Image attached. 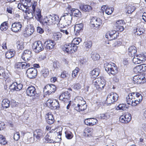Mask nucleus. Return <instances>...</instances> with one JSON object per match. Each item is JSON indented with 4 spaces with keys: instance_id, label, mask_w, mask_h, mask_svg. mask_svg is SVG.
Returning a JSON list of instances; mask_svg holds the SVG:
<instances>
[{
    "instance_id": "obj_12",
    "label": "nucleus",
    "mask_w": 146,
    "mask_h": 146,
    "mask_svg": "<svg viewBox=\"0 0 146 146\" xmlns=\"http://www.w3.org/2000/svg\"><path fill=\"white\" fill-rule=\"evenodd\" d=\"M27 76L30 78H35L36 76L37 71L36 69L33 67L28 69L26 72Z\"/></svg>"
},
{
    "instance_id": "obj_60",
    "label": "nucleus",
    "mask_w": 146,
    "mask_h": 146,
    "mask_svg": "<svg viewBox=\"0 0 146 146\" xmlns=\"http://www.w3.org/2000/svg\"><path fill=\"white\" fill-rule=\"evenodd\" d=\"M92 42L91 41L86 42H85V47L86 48H90L92 46Z\"/></svg>"
},
{
    "instance_id": "obj_35",
    "label": "nucleus",
    "mask_w": 146,
    "mask_h": 146,
    "mask_svg": "<svg viewBox=\"0 0 146 146\" xmlns=\"http://www.w3.org/2000/svg\"><path fill=\"white\" fill-rule=\"evenodd\" d=\"M83 27L84 25L82 23L76 24L75 26L74 31H76L77 33H79L80 31L83 30Z\"/></svg>"
},
{
    "instance_id": "obj_24",
    "label": "nucleus",
    "mask_w": 146,
    "mask_h": 146,
    "mask_svg": "<svg viewBox=\"0 0 146 146\" xmlns=\"http://www.w3.org/2000/svg\"><path fill=\"white\" fill-rule=\"evenodd\" d=\"M55 44L54 41L51 40H48L44 43V45L47 50H50L53 48Z\"/></svg>"
},
{
    "instance_id": "obj_21",
    "label": "nucleus",
    "mask_w": 146,
    "mask_h": 146,
    "mask_svg": "<svg viewBox=\"0 0 146 146\" xmlns=\"http://www.w3.org/2000/svg\"><path fill=\"white\" fill-rule=\"evenodd\" d=\"M84 121V123L87 125H93L98 123V121L95 118H92L86 119Z\"/></svg>"
},
{
    "instance_id": "obj_53",
    "label": "nucleus",
    "mask_w": 146,
    "mask_h": 146,
    "mask_svg": "<svg viewBox=\"0 0 146 146\" xmlns=\"http://www.w3.org/2000/svg\"><path fill=\"white\" fill-rule=\"evenodd\" d=\"M113 10L114 9L113 7L110 8L108 7L106 8L105 12L108 15H111L113 12Z\"/></svg>"
},
{
    "instance_id": "obj_20",
    "label": "nucleus",
    "mask_w": 146,
    "mask_h": 146,
    "mask_svg": "<svg viewBox=\"0 0 146 146\" xmlns=\"http://www.w3.org/2000/svg\"><path fill=\"white\" fill-rule=\"evenodd\" d=\"M32 56L31 52L29 50H25L22 54L21 58L23 59L25 61L30 60Z\"/></svg>"
},
{
    "instance_id": "obj_64",
    "label": "nucleus",
    "mask_w": 146,
    "mask_h": 146,
    "mask_svg": "<svg viewBox=\"0 0 146 146\" xmlns=\"http://www.w3.org/2000/svg\"><path fill=\"white\" fill-rule=\"evenodd\" d=\"M68 76L67 72L65 71H63L61 74V77L62 78H64L67 77Z\"/></svg>"
},
{
    "instance_id": "obj_51",
    "label": "nucleus",
    "mask_w": 146,
    "mask_h": 146,
    "mask_svg": "<svg viewBox=\"0 0 146 146\" xmlns=\"http://www.w3.org/2000/svg\"><path fill=\"white\" fill-rule=\"evenodd\" d=\"M136 56V57H137L139 59L141 63L145 60L146 57L143 54H140Z\"/></svg>"
},
{
    "instance_id": "obj_37",
    "label": "nucleus",
    "mask_w": 146,
    "mask_h": 146,
    "mask_svg": "<svg viewBox=\"0 0 146 146\" xmlns=\"http://www.w3.org/2000/svg\"><path fill=\"white\" fill-rule=\"evenodd\" d=\"M1 105L3 108H7L9 107L10 101L8 99H4L2 101Z\"/></svg>"
},
{
    "instance_id": "obj_28",
    "label": "nucleus",
    "mask_w": 146,
    "mask_h": 146,
    "mask_svg": "<svg viewBox=\"0 0 146 146\" xmlns=\"http://www.w3.org/2000/svg\"><path fill=\"white\" fill-rule=\"evenodd\" d=\"M128 51L129 54L131 56L133 57L137 52L136 47L134 46H131L128 48Z\"/></svg>"
},
{
    "instance_id": "obj_34",
    "label": "nucleus",
    "mask_w": 146,
    "mask_h": 146,
    "mask_svg": "<svg viewBox=\"0 0 146 146\" xmlns=\"http://www.w3.org/2000/svg\"><path fill=\"white\" fill-rule=\"evenodd\" d=\"M80 8V9L84 12H89L92 10L91 7L88 5H81Z\"/></svg>"
},
{
    "instance_id": "obj_15",
    "label": "nucleus",
    "mask_w": 146,
    "mask_h": 146,
    "mask_svg": "<svg viewBox=\"0 0 146 146\" xmlns=\"http://www.w3.org/2000/svg\"><path fill=\"white\" fill-rule=\"evenodd\" d=\"M22 27V25L21 23L16 22L12 24L11 29L13 31L17 32L21 31Z\"/></svg>"
},
{
    "instance_id": "obj_5",
    "label": "nucleus",
    "mask_w": 146,
    "mask_h": 146,
    "mask_svg": "<svg viewBox=\"0 0 146 146\" xmlns=\"http://www.w3.org/2000/svg\"><path fill=\"white\" fill-rule=\"evenodd\" d=\"M44 134L43 131L40 129L35 130L33 132V140H32L33 138H30V142L33 143L35 140L36 141H39L43 137Z\"/></svg>"
},
{
    "instance_id": "obj_47",
    "label": "nucleus",
    "mask_w": 146,
    "mask_h": 146,
    "mask_svg": "<svg viewBox=\"0 0 146 146\" xmlns=\"http://www.w3.org/2000/svg\"><path fill=\"white\" fill-rule=\"evenodd\" d=\"M91 57L93 60L96 61L98 60L100 56L98 54L92 52L91 53Z\"/></svg>"
},
{
    "instance_id": "obj_10",
    "label": "nucleus",
    "mask_w": 146,
    "mask_h": 146,
    "mask_svg": "<svg viewBox=\"0 0 146 146\" xmlns=\"http://www.w3.org/2000/svg\"><path fill=\"white\" fill-rule=\"evenodd\" d=\"M90 23L92 27L97 29L102 24V21L100 19L93 17L91 19Z\"/></svg>"
},
{
    "instance_id": "obj_4",
    "label": "nucleus",
    "mask_w": 146,
    "mask_h": 146,
    "mask_svg": "<svg viewBox=\"0 0 146 146\" xmlns=\"http://www.w3.org/2000/svg\"><path fill=\"white\" fill-rule=\"evenodd\" d=\"M93 84L99 90L103 89L106 85V81L102 77L95 78L93 80Z\"/></svg>"
},
{
    "instance_id": "obj_29",
    "label": "nucleus",
    "mask_w": 146,
    "mask_h": 146,
    "mask_svg": "<svg viewBox=\"0 0 146 146\" xmlns=\"http://www.w3.org/2000/svg\"><path fill=\"white\" fill-rule=\"evenodd\" d=\"M7 75L5 73V70L0 67V79L6 80L8 77Z\"/></svg>"
},
{
    "instance_id": "obj_23",
    "label": "nucleus",
    "mask_w": 146,
    "mask_h": 146,
    "mask_svg": "<svg viewBox=\"0 0 146 146\" xmlns=\"http://www.w3.org/2000/svg\"><path fill=\"white\" fill-rule=\"evenodd\" d=\"M45 119L47 122L49 124H53L54 121V120L53 117V115L51 113H48L45 115Z\"/></svg>"
},
{
    "instance_id": "obj_40",
    "label": "nucleus",
    "mask_w": 146,
    "mask_h": 146,
    "mask_svg": "<svg viewBox=\"0 0 146 146\" xmlns=\"http://www.w3.org/2000/svg\"><path fill=\"white\" fill-rule=\"evenodd\" d=\"M15 52L14 51L9 50L5 54V56L7 58L9 59L13 57L15 54Z\"/></svg>"
},
{
    "instance_id": "obj_25",
    "label": "nucleus",
    "mask_w": 146,
    "mask_h": 146,
    "mask_svg": "<svg viewBox=\"0 0 146 146\" xmlns=\"http://www.w3.org/2000/svg\"><path fill=\"white\" fill-rule=\"evenodd\" d=\"M31 4L29 3H25L23 4L19 3L18 5V7L19 9L22 10L24 11L25 10L23 9V8L25 9V10L28 9L30 10V7H31Z\"/></svg>"
},
{
    "instance_id": "obj_41",
    "label": "nucleus",
    "mask_w": 146,
    "mask_h": 146,
    "mask_svg": "<svg viewBox=\"0 0 146 146\" xmlns=\"http://www.w3.org/2000/svg\"><path fill=\"white\" fill-rule=\"evenodd\" d=\"M127 9L128 13L131 14L135 10V8L133 5L129 4L127 6Z\"/></svg>"
},
{
    "instance_id": "obj_38",
    "label": "nucleus",
    "mask_w": 146,
    "mask_h": 146,
    "mask_svg": "<svg viewBox=\"0 0 146 146\" xmlns=\"http://www.w3.org/2000/svg\"><path fill=\"white\" fill-rule=\"evenodd\" d=\"M9 24L8 21L4 22L1 25L0 29L2 31L6 30L8 28Z\"/></svg>"
},
{
    "instance_id": "obj_17",
    "label": "nucleus",
    "mask_w": 146,
    "mask_h": 146,
    "mask_svg": "<svg viewBox=\"0 0 146 146\" xmlns=\"http://www.w3.org/2000/svg\"><path fill=\"white\" fill-rule=\"evenodd\" d=\"M30 66L29 63L27 64L25 62H19L15 64V68L17 70H19L27 68Z\"/></svg>"
},
{
    "instance_id": "obj_56",
    "label": "nucleus",
    "mask_w": 146,
    "mask_h": 146,
    "mask_svg": "<svg viewBox=\"0 0 146 146\" xmlns=\"http://www.w3.org/2000/svg\"><path fill=\"white\" fill-rule=\"evenodd\" d=\"M79 70V69L78 67H76L73 71L72 74V76L73 78H74L76 76Z\"/></svg>"
},
{
    "instance_id": "obj_31",
    "label": "nucleus",
    "mask_w": 146,
    "mask_h": 146,
    "mask_svg": "<svg viewBox=\"0 0 146 146\" xmlns=\"http://www.w3.org/2000/svg\"><path fill=\"white\" fill-rule=\"evenodd\" d=\"M63 17H64V19L68 22V23H70L71 24L72 19V14L71 13H65Z\"/></svg>"
},
{
    "instance_id": "obj_8",
    "label": "nucleus",
    "mask_w": 146,
    "mask_h": 146,
    "mask_svg": "<svg viewBox=\"0 0 146 146\" xmlns=\"http://www.w3.org/2000/svg\"><path fill=\"white\" fill-rule=\"evenodd\" d=\"M118 98V95L116 93H111L109 94L108 96L106 101V103L110 104L116 102Z\"/></svg>"
},
{
    "instance_id": "obj_11",
    "label": "nucleus",
    "mask_w": 146,
    "mask_h": 146,
    "mask_svg": "<svg viewBox=\"0 0 146 146\" xmlns=\"http://www.w3.org/2000/svg\"><path fill=\"white\" fill-rule=\"evenodd\" d=\"M56 89V86L53 84H48L45 86L44 88V92L46 93L48 95L54 93Z\"/></svg>"
},
{
    "instance_id": "obj_2",
    "label": "nucleus",
    "mask_w": 146,
    "mask_h": 146,
    "mask_svg": "<svg viewBox=\"0 0 146 146\" xmlns=\"http://www.w3.org/2000/svg\"><path fill=\"white\" fill-rule=\"evenodd\" d=\"M115 64L111 62H106L104 64V67L105 70L110 75H114L117 73L118 71Z\"/></svg>"
},
{
    "instance_id": "obj_7",
    "label": "nucleus",
    "mask_w": 146,
    "mask_h": 146,
    "mask_svg": "<svg viewBox=\"0 0 146 146\" xmlns=\"http://www.w3.org/2000/svg\"><path fill=\"white\" fill-rule=\"evenodd\" d=\"M76 98L78 100H81V102H82V104L81 102H79V103L74 107L75 110L78 111L80 112L83 111L86 109L87 105L86 102L83 100V98L78 96L76 97Z\"/></svg>"
},
{
    "instance_id": "obj_50",
    "label": "nucleus",
    "mask_w": 146,
    "mask_h": 146,
    "mask_svg": "<svg viewBox=\"0 0 146 146\" xmlns=\"http://www.w3.org/2000/svg\"><path fill=\"white\" fill-rule=\"evenodd\" d=\"M125 106V105L124 104H120L117 107L116 109L117 110H125L128 108Z\"/></svg>"
},
{
    "instance_id": "obj_44",
    "label": "nucleus",
    "mask_w": 146,
    "mask_h": 146,
    "mask_svg": "<svg viewBox=\"0 0 146 146\" xmlns=\"http://www.w3.org/2000/svg\"><path fill=\"white\" fill-rule=\"evenodd\" d=\"M16 45L17 48L19 50H22L24 48V43L22 41H17L16 43Z\"/></svg>"
},
{
    "instance_id": "obj_13",
    "label": "nucleus",
    "mask_w": 146,
    "mask_h": 146,
    "mask_svg": "<svg viewBox=\"0 0 146 146\" xmlns=\"http://www.w3.org/2000/svg\"><path fill=\"white\" fill-rule=\"evenodd\" d=\"M118 36L115 30H111L107 32L106 35V37L109 40H111L116 38Z\"/></svg>"
},
{
    "instance_id": "obj_32",
    "label": "nucleus",
    "mask_w": 146,
    "mask_h": 146,
    "mask_svg": "<svg viewBox=\"0 0 146 146\" xmlns=\"http://www.w3.org/2000/svg\"><path fill=\"white\" fill-rule=\"evenodd\" d=\"M93 129L92 128H86L84 130L83 135L86 137L91 136L93 133Z\"/></svg>"
},
{
    "instance_id": "obj_54",
    "label": "nucleus",
    "mask_w": 146,
    "mask_h": 146,
    "mask_svg": "<svg viewBox=\"0 0 146 146\" xmlns=\"http://www.w3.org/2000/svg\"><path fill=\"white\" fill-rule=\"evenodd\" d=\"M62 36V34L60 32L54 33L53 35V37L56 40H58Z\"/></svg>"
},
{
    "instance_id": "obj_42",
    "label": "nucleus",
    "mask_w": 146,
    "mask_h": 146,
    "mask_svg": "<svg viewBox=\"0 0 146 146\" xmlns=\"http://www.w3.org/2000/svg\"><path fill=\"white\" fill-rule=\"evenodd\" d=\"M40 73L43 76L46 77L48 75L49 71L48 68H44L41 70Z\"/></svg>"
},
{
    "instance_id": "obj_55",
    "label": "nucleus",
    "mask_w": 146,
    "mask_h": 146,
    "mask_svg": "<svg viewBox=\"0 0 146 146\" xmlns=\"http://www.w3.org/2000/svg\"><path fill=\"white\" fill-rule=\"evenodd\" d=\"M141 69V67L139 65L135 67L133 69V70L135 73L137 74L142 72Z\"/></svg>"
},
{
    "instance_id": "obj_19",
    "label": "nucleus",
    "mask_w": 146,
    "mask_h": 146,
    "mask_svg": "<svg viewBox=\"0 0 146 146\" xmlns=\"http://www.w3.org/2000/svg\"><path fill=\"white\" fill-rule=\"evenodd\" d=\"M137 92H133L129 94L126 97V102L127 104L130 105L131 102H133V101L135 99V96H136V95H137Z\"/></svg>"
},
{
    "instance_id": "obj_52",
    "label": "nucleus",
    "mask_w": 146,
    "mask_h": 146,
    "mask_svg": "<svg viewBox=\"0 0 146 146\" xmlns=\"http://www.w3.org/2000/svg\"><path fill=\"white\" fill-rule=\"evenodd\" d=\"M45 139L47 142L49 143H54L57 142V141L51 139L50 137L48 135H47L45 137Z\"/></svg>"
},
{
    "instance_id": "obj_46",
    "label": "nucleus",
    "mask_w": 146,
    "mask_h": 146,
    "mask_svg": "<svg viewBox=\"0 0 146 146\" xmlns=\"http://www.w3.org/2000/svg\"><path fill=\"white\" fill-rule=\"evenodd\" d=\"M82 41V39L80 38H74L72 41V43L75 45L78 44Z\"/></svg>"
},
{
    "instance_id": "obj_6",
    "label": "nucleus",
    "mask_w": 146,
    "mask_h": 146,
    "mask_svg": "<svg viewBox=\"0 0 146 146\" xmlns=\"http://www.w3.org/2000/svg\"><path fill=\"white\" fill-rule=\"evenodd\" d=\"M78 46L72 43H67L62 47V49L64 52L68 53H73L77 50Z\"/></svg>"
},
{
    "instance_id": "obj_3",
    "label": "nucleus",
    "mask_w": 146,
    "mask_h": 146,
    "mask_svg": "<svg viewBox=\"0 0 146 146\" xmlns=\"http://www.w3.org/2000/svg\"><path fill=\"white\" fill-rule=\"evenodd\" d=\"M30 10L33 12L35 14V17L37 21H39L40 23L42 22V15H41V10L37 7V3L34 2L32 6L30 7Z\"/></svg>"
},
{
    "instance_id": "obj_61",
    "label": "nucleus",
    "mask_w": 146,
    "mask_h": 146,
    "mask_svg": "<svg viewBox=\"0 0 146 146\" xmlns=\"http://www.w3.org/2000/svg\"><path fill=\"white\" fill-rule=\"evenodd\" d=\"M17 83L16 82H14L10 86V88L11 89L16 91Z\"/></svg>"
},
{
    "instance_id": "obj_9",
    "label": "nucleus",
    "mask_w": 146,
    "mask_h": 146,
    "mask_svg": "<svg viewBox=\"0 0 146 146\" xmlns=\"http://www.w3.org/2000/svg\"><path fill=\"white\" fill-rule=\"evenodd\" d=\"M32 48L34 51L36 53H39L44 49L42 44V42L40 41L35 42L33 44Z\"/></svg>"
},
{
    "instance_id": "obj_49",
    "label": "nucleus",
    "mask_w": 146,
    "mask_h": 146,
    "mask_svg": "<svg viewBox=\"0 0 146 146\" xmlns=\"http://www.w3.org/2000/svg\"><path fill=\"white\" fill-rule=\"evenodd\" d=\"M25 12L26 13L27 15L29 18H30L33 17V12L31 10L28 9H26L25 10Z\"/></svg>"
},
{
    "instance_id": "obj_48",
    "label": "nucleus",
    "mask_w": 146,
    "mask_h": 146,
    "mask_svg": "<svg viewBox=\"0 0 146 146\" xmlns=\"http://www.w3.org/2000/svg\"><path fill=\"white\" fill-rule=\"evenodd\" d=\"M110 117L109 114L108 113L101 114L99 118L104 119H107Z\"/></svg>"
},
{
    "instance_id": "obj_59",
    "label": "nucleus",
    "mask_w": 146,
    "mask_h": 146,
    "mask_svg": "<svg viewBox=\"0 0 146 146\" xmlns=\"http://www.w3.org/2000/svg\"><path fill=\"white\" fill-rule=\"evenodd\" d=\"M134 57L133 59V63L135 64L141 63V62L139 61V59L137 57H136V56L134 55Z\"/></svg>"
},
{
    "instance_id": "obj_18",
    "label": "nucleus",
    "mask_w": 146,
    "mask_h": 146,
    "mask_svg": "<svg viewBox=\"0 0 146 146\" xmlns=\"http://www.w3.org/2000/svg\"><path fill=\"white\" fill-rule=\"evenodd\" d=\"M27 95L30 96H35L36 94L35 87L33 86H29L26 90Z\"/></svg>"
},
{
    "instance_id": "obj_16",
    "label": "nucleus",
    "mask_w": 146,
    "mask_h": 146,
    "mask_svg": "<svg viewBox=\"0 0 146 146\" xmlns=\"http://www.w3.org/2000/svg\"><path fill=\"white\" fill-rule=\"evenodd\" d=\"M146 80L143 74H140L135 76L133 77V80L135 84H140L142 82L143 80Z\"/></svg>"
},
{
    "instance_id": "obj_33",
    "label": "nucleus",
    "mask_w": 146,
    "mask_h": 146,
    "mask_svg": "<svg viewBox=\"0 0 146 146\" xmlns=\"http://www.w3.org/2000/svg\"><path fill=\"white\" fill-rule=\"evenodd\" d=\"M100 72V70L98 68H95L90 72V76L95 78L99 75Z\"/></svg>"
},
{
    "instance_id": "obj_57",
    "label": "nucleus",
    "mask_w": 146,
    "mask_h": 146,
    "mask_svg": "<svg viewBox=\"0 0 146 146\" xmlns=\"http://www.w3.org/2000/svg\"><path fill=\"white\" fill-rule=\"evenodd\" d=\"M7 143L5 140V139L4 138L3 136L0 135V143L3 145H5Z\"/></svg>"
},
{
    "instance_id": "obj_58",
    "label": "nucleus",
    "mask_w": 146,
    "mask_h": 146,
    "mask_svg": "<svg viewBox=\"0 0 146 146\" xmlns=\"http://www.w3.org/2000/svg\"><path fill=\"white\" fill-rule=\"evenodd\" d=\"M72 87L75 90H78L81 88V86L79 83H76L72 86Z\"/></svg>"
},
{
    "instance_id": "obj_14",
    "label": "nucleus",
    "mask_w": 146,
    "mask_h": 146,
    "mask_svg": "<svg viewBox=\"0 0 146 146\" xmlns=\"http://www.w3.org/2000/svg\"><path fill=\"white\" fill-rule=\"evenodd\" d=\"M131 115L129 113H127L125 115L121 116L119 119L121 122L126 123L129 122L131 121Z\"/></svg>"
},
{
    "instance_id": "obj_45",
    "label": "nucleus",
    "mask_w": 146,
    "mask_h": 146,
    "mask_svg": "<svg viewBox=\"0 0 146 146\" xmlns=\"http://www.w3.org/2000/svg\"><path fill=\"white\" fill-rule=\"evenodd\" d=\"M135 35H142L143 32L144 30L142 28H137L135 30H134Z\"/></svg>"
},
{
    "instance_id": "obj_26",
    "label": "nucleus",
    "mask_w": 146,
    "mask_h": 146,
    "mask_svg": "<svg viewBox=\"0 0 146 146\" xmlns=\"http://www.w3.org/2000/svg\"><path fill=\"white\" fill-rule=\"evenodd\" d=\"M60 19L58 23H57V25L58 27L60 28H64L65 27H68L70 24V23H68V22L65 19L61 21H60Z\"/></svg>"
},
{
    "instance_id": "obj_1",
    "label": "nucleus",
    "mask_w": 146,
    "mask_h": 146,
    "mask_svg": "<svg viewBox=\"0 0 146 146\" xmlns=\"http://www.w3.org/2000/svg\"><path fill=\"white\" fill-rule=\"evenodd\" d=\"M59 20V17L57 15H55L53 16L49 15L42 19V23L46 25H54L58 23Z\"/></svg>"
},
{
    "instance_id": "obj_43",
    "label": "nucleus",
    "mask_w": 146,
    "mask_h": 146,
    "mask_svg": "<svg viewBox=\"0 0 146 146\" xmlns=\"http://www.w3.org/2000/svg\"><path fill=\"white\" fill-rule=\"evenodd\" d=\"M65 137L68 139H71L73 137V135L72 133L69 130H66L65 132Z\"/></svg>"
},
{
    "instance_id": "obj_22",
    "label": "nucleus",
    "mask_w": 146,
    "mask_h": 146,
    "mask_svg": "<svg viewBox=\"0 0 146 146\" xmlns=\"http://www.w3.org/2000/svg\"><path fill=\"white\" fill-rule=\"evenodd\" d=\"M34 31V29L33 27L31 26H28L25 29L24 35L26 37L30 36L33 34Z\"/></svg>"
},
{
    "instance_id": "obj_36",
    "label": "nucleus",
    "mask_w": 146,
    "mask_h": 146,
    "mask_svg": "<svg viewBox=\"0 0 146 146\" xmlns=\"http://www.w3.org/2000/svg\"><path fill=\"white\" fill-rule=\"evenodd\" d=\"M72 13L74 14L75 16L80 17L82 16L81 13L78 9H73L72 10Z\"/></svg>"
},
{
    "instance_id": "obj_27",
    "label": "nucleus",
    "mask_w": 146,
    "mask_h": 146,
    "mask_svg": "<svg viewBox=\"0 0 146 146\" xmlns=\"http://www.w3.org/2000/svg\"><path fill=\"white\" fill-rule=\"evenodd\" d=\"M70 96V94L68 91H65L64 93H62L59 96L60 100L63 101L64 99H68Z\"/></svg>"
},
{
    "instance_id": "obj_63",
    "label": "nucleus",
    "mask_w": 146,
    "mask_h": 146,
    "mask_svg": "<svg viewBox=\"0 0 146 146\" xmlns=\"http://www.w3.org/2000/svg\"><path fill=\"white\" fill-rule=\"evenodd\" d=\"M115 27V29L116 30L122 32L124 30V27H123V25L117 26H116Z\"/></svg>"
},
{
    "instance_id": "obj_39",
    "label": "nucleus",
    "mask_w": 146,
    "mask_h": 146,
    "mask_svg": "<svg viewBox=\"0 0 146 146\" xmlns=\"http://www.w3.org/2000/svg\"><path fill=\"white\" fill-rule=\"evenodd\" d=\"M59 103L58 101L56 100H54L53 102L49 107L51 109L55 110L59 107Z\"/></svg>"
},
{
    "instance_id": "obj_30",
    "label": "nucleus",
    "mask_w": 146,
    "mask_h": 146,
    "mask_svg": "<svg viewBox=\"0 0 146 146\" xmlns=\"http://www.w3.org/2000/svg\"><path fill=\"white\" fill-rule=\"evenodd\" d=\"M137 95H136L135 97H137V98L138 97L140 98V99H139V101L137 100H136L135 99H134L133 102H131V105L133 106H136L138 104H139V103L142 100V95L138 93H137Z\"/></svg>"
},
{
    "instance_id": "obj_62",
    "label": "nucleus",
    "mask_w": 146,
    "mask_h": 146,
    "mask_svg": "<svg viewBox=\"0 0 146 146\" xmlns=\"http://www.w3.org/2000/svg\"><path fill=\"white\" fill-rule=\"evenodd\" d=\"M20 137V135L19 132H16L14 134V139L16 141L18 140Z\"/></svg>"
}]
</instances>
